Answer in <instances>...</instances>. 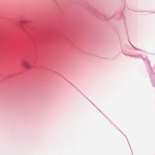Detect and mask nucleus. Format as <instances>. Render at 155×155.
<instances>
[{
	"label": "nucleus",
	"mask_w": 155,
	"mask_h": 155,
	"mask_svg": "<svg viewBox=\"0 0 155 155\" xmlns=\"http://www.w3.org/2000/svg\"><path fill=\"white\" fill-rule=\"evenodd\" d=\"M24 66L26 68H28V64L27 63H24Z\"/></svg>",
	"instance_id": "f257e3e1"
}]
</instances>
